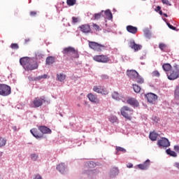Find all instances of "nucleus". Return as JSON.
<instances>
[{
    "label": "nucleus",
    "mask_w": 179,
    "mask_h": 179,
    "mask_svg": "<svg viewBox=\"0 0 179 179\" xmlns=\"http://www.w3.org/2000/svg\"><path fill=\"white\" fill-rule=\"evenodd\" d=\"M162 69L164 71L169 80H176L179 78V66L174 64L173 66L169 63L162 65Z\"/></svg>",
    "instance_id": "nucleus-1"
},
{
    "label": "nucleus",
    "mask_w": 179,
    "mask_h": 179,
    "mask_svg": "<svg viewBox=\"0 0 179 179\" xmlns=\"http://www.w3.org/2000/svg\"><path fill=\"white\" fill-rule=\"evenodd\" d=\"M20 64L23 66L25 71H34L38 68V64L34 59L30 57H22L20 59Z\"/></svg>",
    "instance_id": "nucleus-2"
},
{
    "label": "nucleus",
    "mask_w": 179,
    "mask_h": 179,
    "mask_svg": "<svg viewBox=\"0 0 179 179\" xmlns=\"http://www.w3.org/2000/svg\"><path fill=\"white\" fill-rule=\"evenodd\" d=\"M121 115L126 118V120H128L129 121H131L132 120V115L134 114V110H132L131 108L124 106H123L120 110Z\"/></svg>",
    "instance_id": "nucleus-3"
},
{
    "label": "nucleus",
    "mask_w": 179,
    "mask_h": 179,
    "mask_svg": "<svg viewBox=\"0 0 179 179\" xmlns=\"http://www.w3.org/2000/svg\"><path fill=\"white\" fill-rule=\"evenodd\" d=\"M62 54L64 55H70L71 58H79L78 50L72 47L65 48L62 51Z\"/></svg>",
    "instance_id": "nucleus-4"
},
{
    "label": "nucleus",
    "mask_w": 179,
    "mask_h": 179,
    "mask_svg": "<svg viewBox=\"0 0 179 179\" xmlns=\"http://www.w3.org/2000/svg\"><path fill=\"white\" fill-rule=\"evenodd\" d=\"M88 43L90 48L94 51H96L97 52H101V51L106 48L104 45H101L97 42L88 41Z\"/></svg>",
    "instance_id": "nucleus-5"
},
{
    "label": "nucleus",
    "mask_w": 179,
    "mask_h": 179,
    "mask_svg": "<svg viewBox=\"0 0 179 179\" xmlns=\"http://www.w3.org/2000/svg\"><path fill=\"white\" fill-rule=\"evenodd\" d=\"M12 93V88L6 84H0V96H9Z\"/></svg>",
    "instance_id": "nucleus-6"
},
{
    "label": "nucleus",
    "mask_w": 179,
    "mask_h": 179,
    "mask_svg": "<svg viewBox=\"0 0 179 179\" xmlns=\"http://www.w3.org/2000/svg\"><path fill=\"white\" fill-rule=\"evenodd\" d=\"M93 59L94 61H96V62H101L102 64L110 62V57L104 55H95L93 57Z\"/></svg>",
    "instance_id": "nucleus-7"
},
{
    "label": "nucleus",
    "mask_w": 179,
    "mask_h": 179,
    "mask_svg": "<svg viewBox=\"0 0 179 179\" xmlns=\"http://www.w3.org/2000/svg\"><path fill=\"white\" fill-rule=\"evenodd\" d=\"M93 90L96 93H99V94H103L105 96L108 94V91L107 90V88L104 87L103 86H94Z\"/></svg>",
    "instance_id": "nucleus-8"
},
{
    "label": "nucleus",
    "mask_w": 179,
    "mask_h": 179,
    "mask_svg": "<svg viewBox=\"0 0 179 179\" xmlns=\"http://www.w3.org/2000/svg\"><path fill=\"white\" fill-rule=\"evenodd\" d=\"M45 103V98L44 96L42 97H36L32 101L35 108L41 107L43 103Z\"/></svg>",
    "instance_id": "nucleus-9"
},
{
    "label": "nucleus",
    "mask_w": 179,
    "mask_h": 179,
    "mask_svg": "<svg viewBox=\"0 0 179 179\" xmlns=\"http://www.w3.org/2000/svg\"><path fill=\"white\" fill-rule=\"evenodd\" d=\"M79 29L82 33H85V34L92 33V29L90 28V25H89V24H82L79 27Z\"/></svg>",
    "instance_id": "nucleus-10"
},
{
    "label": "nucleus",
    "mask_w": 179,
    "mask_h": 179,
    "mask_svg": "<svg viewBox=\"0 0 179 179\" xmlns=\"http://www.w3.org/2000/svg\"><path fill=\"white\" fill-rule=\"evenodd\" d=\"M157 145L162 148H169V146H170V141L166 138H162L161 140L158 141Z\"/></svg>",
    "instance_id": "nucleus-11"
},
{
    "label": "nucleus",
    "mask_w": 179,
    "mask_h": 179,
    "mask_svg": "<svg viewBox=\"0 0 179 179\" xmlns=\"http://www.w3.org/2000/svg\"><path fill=\"white\" fill-rule=\"evenodd\" d=\"M145 97L148 100V103H155L156 100H157V95L153 94V93H148L145 94Z\"/></svg>",
    "instance_id": "nucleus-12"
},
{
    "label": "nucleus",
    "mask_w": 179,
    "mask_h": 179,
    "mask_svg": "<svg viewBox=\"0 0 179 179\" xmlns=\"http://www.w3.org/2000/svg\"><path fill=\"white\" fill-rule=\"evenodd\" d=\"M87 97L92 103H94L95 104H99L100 103V100L97 98V95L90 93L88 94Z\"/></svg>",
    "instance_id": "nucleus-13"
},
{
    "label": "nucleus",
    "mask_w": 179,
    "mask_h": 179,
    "mask_svg": "<svg viewBox=\"0 0 179 179\" xmlns=\"http://www.w3.org/2000/svg\"><path fill=\"white\" fill-rule=\"evenodd\" d=\"M127 75L129 78H130V79H132V80H134L136 78H137L139 73H137L135 70H127Z\"/></svg>",
    "instance_id": "nucleus-14"
},
{
    "label": "nucleus",
    "mask_w": 179,
    "mask_h": 179,
    "mask_svg": "<svg viewBox=\"0 0 179 179\" xmlns=\"http://www.w3.org/2000/svg\"><path fill=\"white\" fill-rule=\"evenodd\" d=\"M129 47L132 50H134V51H139V50H141L142 48V45H141L139 44H136L135 43V41H131L129 42Z\"/></svg>",
    "instance_id": "nucleus-15"
},
{
    "label": "nucleus",
    "mask_w": 179,
    "mask_h": 179,
    "mask_svg": "<svg viewBox=\"0 0 179 179\" xmlns=\"http://www.w3.org/2000/svg\"><path fill=\"white\" fill-rule=\"evenodd\" d=\"M149 166H150V160L147 159L143 164H140L138 165L140 170H148Z\"/></svg>",
    "instance_id": "nucleus-16"
},
{
    "label": "nucleus",
    "mask_w": 179,
    "mask_h": 179,
    "mask_svg": "<svg viewBox=\"0 0 179 179\" xmlns=\"http://www.w3.org/2000/svg\"><path fill=\"white\" fill-rule=\"evenodd\" d=\"M127 103L130 104V106H133V107H138L139 106V102L134 98H129L127 100Z\"/></svg>",
    "instance_id": "nucleus-17"
},
{
    "label": "nucleus",
    "mask_w": 179,
    "mask_h": 179,
    "mask_svg": "<svg viewBox=\"0 0 179 179\" xmlns=\"http://www.w3.org/2000/svg\"><path fill=\"white\" fill-rule=\"evenodd\" d=\"M127 31H129V33H131V34H136V33H138V28L136 27H134L132 25H128L126 27Z\"/></svg>",
    "instance_id": "nucleus-18"
},
{
    "label": "nucleus",
    "mask_w": 179,
    "mask_h": 179,
    "mask_svg": "<svg viewBox=\"0 0 179 179\" xmlns=\"http://www.w3.org/2000/svg\"><path fill=\"white\" fill-rule=\"evenodd\" d=\"M38 129L42 132V134H51L52 131H51V129L45 127V126H40L38 127Z\"/></svg>",
    "instance_id": "nucleus-19"
},
{
    "label": "nucleus",
    "mask_w": 179,
    "mask_h": 179,
    "mask_svg": "<svg viewBox=\"0 0 179 179\" xmlns=\"http://www.w3.org/2000/svg\"><path fill=\"white\" fill-rule=\"evenodd\" d=\"M31 134L36 138V139H38L40 138H43V136L38 134V130L37 129H31L30 130Z\"/></svg>",
    "instance_id": "nucleus-20"
},
{
    "label": "nucleus",
    "mask_w": 179,
    "mask_h": 179,
    "mask_svg": "<svg viewBox=\"0 0 179 179\" xmlns=\"http://www.w3.org/2000/svg\"><path fill=\"white\" fill-rule=\"evenodd\" d=\"M55 62V57L49 56L46 58L45 64L46 65H52Z\"/></svg>",
    "instance_id": "nucleus-21"
},
{
    "label": "nucleus",
    "mask_w": 179,
    "mask_h": 179,
    "mask_svg": "<svg viewBox=\"0 0 179 179\" xmlns=\"http://www.w3.org/2000/svg\"><path fill=\"white\" fill-rule=\"evenodd\" d=\"M57 170H58L59 173L64 174L65 173V164H59L57 167Z\"/></svg>",
    "instance_id": "nucleus-22"
},
{
    "label": "nucleus",
    "mask_w": 179,
    "mask_h": 179,
    "mask_svg": "<svg viewBox=\"0 0 179 179\" xmlns=\"http://www.w3.org/2000/svg\"><path fill=\"white\" fill-rule=\"evenodd\" d=\"M57 79L59 82H64L66 79V76L64 73L57 74Z\"/></svg>",
    "instance_id": "nucleus-23"
},
{
    "label": "nucleus",
    "mask_w": 179,
    "mask_h": 179,
    "mask_svg": "<svg viewBox=\"0 0 179 179\" xmlns=\"http://www.w3.org/2000/svg\"><path fill=\"white\" fill-rule=\"evenodd\" d=\"M157 136H159V134L155 131L151 132L149 135V138L151 141H157Z\"/></svg>",
    "instance_id": "nucleus-24"
},
{
    "label": "nucleus",
    "mask_w": 179,
    "mask_h": 179,
    "mask_svg": "<svg viewBox=\"0 0 179 179\" xmlns=\"http://www.w3.org/2000/svg\"><path fill=\"white\" fill-rule=\"evenodd\" d=\"M133 80L140 84H142L145 82V80H143V78L141 76H139V74H138V76Z\"/></svg>",
    "instance_id": "nucleus-25"
},
{
    "label": "nucleus",
    "mask_w": 179,
    "mask_h": 179,
    "mask_svg": "<svg viewBox=\"0 0 179 179\" xmlns=\"http://www.w3.org/2000/svg\"><path fill=\"white\" fill-rule=\"evenodd\" d=\"M118 168H113L110 170V177H115V176L118 175Z\"/></svg>",
    "instance_id": "nucleus-26"
},
{
    "label": "nucleus",
    "mask_w": 179,
    "mask_h": 179,
    "mask_svg": "<svg viewBox=\"0 0 179 179\" xmlns=\"http://www.w3.org/2000/svg\"><path fill=\"white\" fill-rule=\"evenodd\" d=\"M108 120L110 122H112V124H115V122H118V117H117V116L110 115L108 117Z\"/></svg>",
    "instance_id": "nucleus-27"
},
{
    "label": "nucleus",
    "mask_w": 179,
    "mask_h": 179,
    "mask_svg": "<svg viewBox=\"0 0 179 179\" xmlns=\"http://www.w3.org/2000/svg\"><path fill=\"white\" fill-rule=\"evenodd\" d=\"M167 155L171 156L172 157H177V153L170 149L166 150Z\"/></svg>",
    "instance_id": "nucleus-28"
},
{
    "label": "nucleus",
    "mask_w": 179,
    "mask_h": 179,
    "mask_svg": "<svg viewBox=\"0 0 179 179\" xmlns=\"http://www.w3.org/2000/svg\"><path fill=\"white\" fill-rule=\"evenodd\" d=\"M6 145V138L0 136V148H3Z\"/></svg>",
    "instance_id": "nucleus-29"
},
{
    "label": "nucleus",
    "mask_w": 179,
    "mask_h": 179,
    "mask_svg": "<svg viewBox=\"0 0 179 179\" xmlns=\"http://www.w3.org/2000/svg\"><path fill=\"white\" fill-rule=\"evenodd\" d=\"M105 15L109 20H111L113 19V13H111V11L110 10H106L105 11Z\"/></svg>",
    "instance_id": "nucleus-30"
},
{
    "label": "nucleus",
    "mask_w": 179,
    "mask_h": 179,
    "mask_svg": "<svg viewBox=\"0 0 179 179\" xmlns=\"http://www.w3.org/2000/svg\"><path fill=\"white\" fill-rule=\"evenodd\" d=\"M66 3L69 6H73L76 4V0H66Z\"/></svg>",
    "instance_id": "nucleus-31"
},
{
    "label": "nucleus",
    "mask_w": 179,
    "mask_h": 179,
    "mask_svg": "<svg viewBox=\"0 0 179 179\" xmlns=\"http://www.w3.org/2000/svg\"><path fill=\"white\" fill-rule=\"evenodd\" d=\"M133 89H134L135 93L141 92V87L138 85H133Z\"/></svg>",
    "instance_id": "nucleus-32"
},
{
    "label": "nucleus",
    "mask_w": 179,
    "mask_h": 179,
    "mask_svg": "<svg viewBox=\"0 0 179 179\" xmlns=\"http://www.w3.org/2000/svg\"><path fill=\"white\" fill-rule=\"evenodd\" d=\"M112 97L113 99H115V100H120V94H118L117 92H114L112 94Z\"/></svg>",
    "instance_id": "nucleus-33"
},
{
    "label": "nucleus",
    "mask_w": 179,
    "mask_h": 179,
    "mask_svg": "<svg viewBox=\"0 0 179 179\" xmlns=\"http://www.w3.org/2000/svg\"><path fill=\"white\" fill-rule=\"evenodd\" d=\"M92 27L94 29V30H96V31H100V30H101V28H100V26H99V24H92Z\"/></svg>",
    "instance_id": "nucleus-34"
},
{
    "label": "nucleus",
    "mask_w": 179,
    "mask_h": 179,
    "mask_svg": "<svg viewBox=\"0 0 179 179\" xmlns=\"http://www.w3.org/2000/svg\"><path fill=\"white\" fill-rule=\"evenodd\" d=\"M159 48H160L162 51H166V48H167V45L164 43H159Z\"/></svg>",
    "instance_id": "nucleus-35"
},
{
    "label": "nucleus",
    "mask_w": 179,
    "mask_h": 179,
    "mask_svg": "<svg viewBox=\"0 0 179 179\" xmlns=\"http://www.w3.org/2000/svg\"><path fill=\"white\" fill-rule=\"evenodd\" d=\"M103 16V14L101 13H95L94 17V20H99Z\"/></svg>",
    "instance_id": "nucleus-36"
},
{
    "label": "nucleus",
    "mask_w": 179,
    "mask_h": 179,
    "mask_svg": "<svg viewBox=\"0 0 179 179\" xmlns=\"http://www.w3.org/2000/svg\"><path fill=\"white\" fill-rule=\"evenodd\" d=\"M10 48H12V50H19V45L17 43H12Z\"/></svg>",
    "instance_id": "nucleus-37"
},
{
    "label": "nucleus",
    "mask_w": 179,
    "mask_h": 179,
    "mask_svg": "<svg viewBox=\"0 0 179 179\" xmlns=\"http://www.w3.org/2000/svg\"><path fill=\"white\" fill-rule=\"evenodd\" d=\"M117 152H122L123 153H125L127 152V150L122 147H116Z\"/></svg>",
    "instance_id": "nucleus-38"
},
{
    "label": "nucleus",
    "mask_w": 179,
    "mask_h": 179,
    "mask_svg": "<svg viewBox=\"0 0 179 179\" xmlns=\"http://www.w3.org/2000/svg\"><path fill=\"white\" fill-rule=\"evenodd\" d=\"M43 57H44V56L41 52H36V59H43Z\"/></svg>",
    "instance_id": "nucleus-39"
},
{
    "label": "nucleus",
    "mask_w": 179,
    "mask_h": 179,
    "mask_svg": "<svg viewBox=\"0 0 179 179\" xmlns=\"http://www.w3.org/2000/svg\"><path fill=\"white\" fill-rule=\"evenodd\" d=\"M152 76H156L157 78H159L160 77V73L157 70L154 71L152 72Z\"/></svg>",
    "instance_id": "nucleus-40"
},
{
    "label": "nucleus",
    "mask_w": 179,
    "mask_h": 179,
    "mask_svg": "<svg viewBox=\"0 0 179 179\" xmlns=\"http://www.w3.org/2000/svg\"><path fill=\"white\" fill-rule=\"evenodd\" d=\"M31 159L34 162H36V160H37V159H38V156L37 155H36V154H31Z\"/></svg>",
    "instance_id": "nucleus-41"
},
{
    "label": "nucleus",
    "mask_w": 179,
    "mask_h": 179,
    "mask_svg": "<svg viewBox=\"0 0 179 179\" xmlns=\"http://www.w3.org/2000/svg\"><path fill=\"white\" fill-rule=\"evenodd\" d=\"M175 96L176 97H179V85L176 87L175 90Z\"/></svg>",
    "instance_id": "nucleus-42"
},
{
    "label": "nucleus",
    "mask_w": 179,
    "mask_h": 179,
    "mask_svg": "<svg viewBox=\"0 0 179 179\" xmlns=\"http://www.w3.org/2000/svg\"><path fill=\"white\" fill-rule=\"evenodd\" d=\"M94 171H93V170H90V171H87L85 172L86 174H88L89 176H92L93 174H94Z\"/></svg>",
    "instance_id": "nucleus-43"
},
{
    "label": "nucleus",
    "mask_w": 179,
    "mask_h": 179,
    "mask_svg": "<svg viewBox=\"0 0 179 179\" xmlns=\"http://www.w3.org/2000/svg\"><path fill=\"white\" fill-rule=\"evenodd\" d=\"M162 3L165 5H169V6H171V4H170V2L169 0H162Z\"/></svg>",
    "instance_id": "nucleus-44"
},
{
    "label": "nucleus",
    "mask_w": 179,
    "mask_h": 179,
    "mask_svg": "<svg viewBox=\"0 0 179 179\" xmlns=\"http://www.w3.org/2000/svg\"><path fill=\"white\" fill-rule=\"evenodd\" d=\"M72 22H73V23H78V22H79V18H78L76 17H73Z\"/></svg>",
    "instance_id": "nucleus-45"
},
{
    "label": "nucleus",
    "mask_w": 179,
    "mask_h": 179,
    "mask_svg": "<svg viewBox=\"0 0 179 179\" xmlns=\"http://www.w3.org/2000/svg\"><path fill=\"white\" fill-rule=\"evenodd\" d=\"M167 26L168 27H169V29H171V30H176L177 29L176 27H173L170 23H167Z\"/></svg>",
    "instance_id": "nucleus-46"
},
{
    "label": "nucleus",
    "mask_w": 179,
    "mask_h": 179,
    "mask_svg": "<svg viewBox=\"0 0 179 179\" xmlns=\"http://www.w3.org/2000/svg\"><path fill=\"white\" fill-rule=\"evenodd\" d=\"M37 15V11H31L30 12V16L34 17Z\"/></svg>",
    "instance_id": "nucleus-47"
},
{
    "label": "nucleus",
    "mask_w": 179,
    "mask_h": 179,
    "mask_svg": "<svg viewBox=\"0 0 179 179\" xmlns=\"http://www.w3.org/2000/svg\"><path fill=\"white\" fill-rule=\"evenodd\" d=\"M174 150L179 153V146L178 145H175L174 146Z\"/></svg>",
    "instance_id": "nucleus-48"
},
{
    "label": "nucleus",
    "mask_w": 179,
    "mask_h": 179,
    "mask_svg": "<svg viewBox=\"0 0 179 179\" xmlns=\"http://www.w3.org/2000/svg\"><path fill=\"white\" fill-rule=\"evenodd\" d=\"M48 76L47 74H44L40 77V79H47Z\"/></svg>",
    "instance_id": "nucleus-49"
},
{
    "label": "nucleus",
    "mask_w": 179,
    "mask_h": 179,
    "mask_svg": "<svg viewBox=\"0 0 179 179\" xmlns=\"http://www.w3.org/2000/svg\"><path fill=\"white\" fill-rule=\"evenodd\" d=\"M127 167H128V169H132L134 167V164L129 163L127 165Z\"/></svg>",
    "instance_id": "nucleus-50"
},
{
    "label": "nucleus",
    "mask_w": 179,
    "mask_h": 179,
    "mask_svg": "<svg viewBox=\"0 0 179 179\" xmlns=\"http://www.w3.org/2000/svg\"><path fill=\"white\" fill-rule=\"evenodd\" d=\"M34 179H43L40 175H36Z\"/></svg>",
    "instance_id": "nucleus-51"
},
{
    "label": "nucleus",
    "mask_w": 179,
    "mask_h": 179,
    "mask_svg": "<svg viewBox=\"0 0 179 179\" xmlns=\"http://www.w3.org/2000/svg\"><path fill=\"white\" fill-rule=\"evenodd\" d=\"M161 10H162V7H160V6H157V9H156L157 11H159Z\"/></svg>",
    "instance_id": "nucleus-52"
},
{
    "label": "nucleus",
    "mask_w": 179,
    "mask_h": 179,
    "mask_svg": "<svg viewBox=\"0 0 179 179\" xmlns=\"http://www.w3.org/2000/svg\"><path fill=\"white\" fill-rule=\"evenodd\" d=\"M175 167H176V169H179V163H176Z\"/></svg>",
    "instance_id": "nucleus-53"
},
{
    "label": "nucleus",
    "mask_w": 179,
    "mask_h": 179,
    "mask_svg": "<svg viewBox=\"0 0 179 179\" xmlns=\"http://www.w3.org/2000/svg\"><path fill=\"white\" fill-rule=\"evenodd\" d=\"M30 41V39H25V43H29Z\"/></svg>",
    "instance_id": "nucleus-54"
},
{
    "label": "nucleus",
    "mask_w": 179,
    "mask_h": 179,
    "mask_svg": "<svg viewBox=\"0 0 179 179\" xmlns=\"http://www.w3.org/2000/svg\"><path fill=\"white\" fill-rule=\"evenodd\" d=\"M159 15H163V11H162V10H159Z\"/></svg>",
    "instance_id": "nucleus-55"
},
{
    "label": "nucleus",
    "mask_w": 179,
    "mask_h": 179,
    "mask_svg": "<svg viewBox=\"0 0 179 179\" xmlns=\"http://www.w3.org/2000/svg\"><path fill=\"white\" fill-rule=\"evenodd\" d=\"M164 16H165V17H167L168 15H167V14L164 13Z\"/></svg>",
    "instance_id": "nucleus-56"
}]
</instances>
